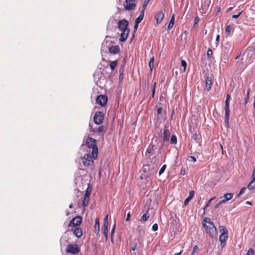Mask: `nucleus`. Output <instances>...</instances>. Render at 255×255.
Returning a JSON list of instances; mask_svg holds the SVG:
<instances>
[{
	"instance_id": "f257e3e1",
	"label": "nucleus",
	"mask_w": 255,
	"mask_h": 255,
	"mask_svg": "<svg viewBox=\"0 0 255 255\" xmlns=\"http://www.w3.org/2000/svg\"><path fill=\"white\" fill-rule=\"evenodd\" d=\"M128 21L125 19L120 20L118 22V28L122 32L120 38V41L121 42L125 41L128 38L129 32V29L128 28Z\"/></svg>"
},
{
	"instance_id": "f03ea898",
	"label": "nucleus",
	"mask_w": 255,
	"mask_h": 255,
	"mask_svg": "<svg viewBox=\"0 0 255 255\" xmlns=\"http://www.w3.org/2000/svg\"><path fill=\"white\" fill-rule=\"evenodd\" d=\"M202 225L205 228L206 232L210 236L211 238L213 239L217 238V228L209 219H204L202 223Z\"/></svg>"
},
{
	"instance_id": "7ed1b4c3",
	"label": "nucleus",
	"mask_w": 255,
	"mask_h": 255,
	"mask_svg": "<svg viewBox=\"0 0 255 255\" xmlns=\"http://www.w3.org/2000/svg\"><path fill=\"white\" fill-rule=\"evenodd\" d=\"M85 142L88 148L89 149V150H87V152H90V150L91 149L92 155L95 159H97L98 151L97 140L92 137H88L85 139Z\"/></svg>"
},
{
	"instance_id": "20e7f679",
	"label": "nucleus",
	"mask_w": 255,
	"mask_h": 255,
	"mask_svg": "<svg viewBox=\"0 0 255 255\" xmlns=\"http://www.w3.org/2000/svg\"><path fill=\"white\" fill-rule=\"evenodd\" d=\"M95 159L93 155L90 153L85 154L82 158V161L85 166H89L93 164L94 160Z\"/></svg>"
},
{
	"instance_id": "39448f33",
	"label": "nucleus",
	"mask_w": 255,
	"mask_h": 255,
	"mask_svg": "<svg viewBox=\"0 0 255 255\" xmlns=\"http://www.w3.org/2000/svg\"><path fill=\"white\" fill-rule=\"evenodd\" d=\"M231 99V97L229 94L227 95V98L225 101V123L227 124L229 123V120L230 117V100Z\"/></svg>"
},
{
	"instance_id": "423d86ee",
	"label": "nucleus",
	"mask_w": 255,
	"mask_h": 255,
	"mask_svg": "<svg viewBox=\"0 0 255 255\" xmlns=\"http://www.w3.org/2000/svg\"><path fill=\"white\" fill-rule=\"evenodd\" d=\"M80 251V249L76 244H68L66 249L67 253L73 254L79 253Z\"/></svg>"
},
{
	"instance_id": "0eeeda50",
	"label": "nucleus",
	"mask_w": 255,
	"mask_h": 255,
	"mask_svg": "<svg viewBox=\"0 0 255 255\" xmlns=\"http://www.w3.org/2000/svg\"><path fill=\"white\" fill-rule=\"evenodd\" d=\"M104 120V114L102 112H97L94 117V122L95 124L99 125L102 124Z\"/></svg>"
},
{
	"instance_id": "6e6552de",
	"label": "nucleus",
	"mask_w": 255,
	"mask_h": 255,
	"mask_svg": "<svg viewBox=\"0 0 255 255\" xmlns=\"http://www.w3.org/2000/svg\"><path fill=\"white\" fill-rule=\"evenodd\" d=\"M92 189L90 187V185L87 187L86 192L85 193L84 198L83 201L82 205L84 207H87L89 204V201L90 198V195Z\"/></svg>"
},
{
	"instance_id": "1a4fd4ad",
	"label": "nucleus",
	"mask_w": 255,
	"mask_h": 255,
	"mask_svg": "<svg viewBox=\"0 0 255 255\" xmlns=\"http://www.w3.org/2000/svg\"><path fill=\"white\" fill-rule=\"evenodd\" d=\"M135 1V0H126L124 3L125 9L127 10L134 9L136 6Z\"/></svg>"
},
{
	"instance_id": "9d476101",
	"label": "nucleus",
	"mask_w": 255,
	"mask_h": 255,
	"mask_svg": "<svg viewBox=\"0 0 255 255\" xmlns=\"http://www.w3.org/2000/svg\"><path fill=\"white\" fill-rule=\"evenodd\" d=\"M82 221V218L81 216H78L72 219L69 224V227H75L79 226L81 224Z\"/></svg>"
},
{
	"instance_id": "9b49d317",
	"label": "nucleus",
	"mask_w": 255,
	"mask_h": 255,
	"mask_svg": "<svg viewBox=\"0 0 255 255\" xmlns=\"http://www.w3.org/2000/svg\"><path fill=\"white\" fill-rule=\"evenodd\" d=\"M108 98L106 96L99 95L96 99V102L101 106H105L107 103Z\"/></svg>"
},
{
	"instance_id": "f8f14e48",
	"label": "nucleus",
	"mask_w": 255,
	"mask_h": 255,
	"mask_svg": "<svg viewBox=\"0 0 255 255\" xmlns=\"http://www.w3.org/2000/svg\"><path fill=\"white\" fill-rule=\"evenodd\" d=\"M228 239V233L224 232L222 233L219 237V241L221 242V246L224 248L226 245V240Z\"/></svg>"
},
{
	"instance_id": "ddd939ff",
	"label": "nucleus",
	"mask_w": 255,
	"mask_h": 255,
	"mask_svg": "<svg viewBox=\"0 0 255 255\" xmlns=\"http://www.w3.org/2000/svg\"><path fill=\"white\" fill-rule=\"evenodd\" d=\"M233 197V194L231 193H226L223 196L220 197L221 203H225L229 201Z\"/></svg>"
},
{
	"instance_id": "4468645a",
	"label": "nucleus",
	"mask_w": 255,
	"mask_h": 255,
	"mask_svg": "<svg viewBox=\"0 0 255 255\" xmlns=\"http://www.w3.org/2000/svg\"><path fill=\"white\" fill-rule=\"evenodd\" d=\"M164 14L162 11L158 12L155 17L157 24H159L164 18Z\"/></svg>"
},
{
	"instance_id": "2eb2a0df",
	"label": "nucleus",
	"mask_w": 255,
	"mask_h": 255,
	"mask_svg": "<svg viewBox=\"0 0 255 255\" xmlns=\"http://www.w3.org/2000/svg\"><path fill=\"white\" fill-rule=\"evenodd\" d=\"M109 51L110 53L116 54L119 52L120 49L118 45L112 46L109 47Z\"/></svg>"
},
{
	"instance_id": "dca6fc26",
	"label": "nucleus",
	"mask_w": 255,
	"mask_h": 255,
	"mask_svg": "<svg viewBox=\"0 0 255 255\" xmlns=\"http://www.w3.org/2000/svg\"><path fill=\"white\" fill-rule=\"evenodd\" d=\"M73 234L76 237L80 238L83 235V232L81 228L77 227L74 230Z\"/></svg>"
},
{
	"instance_id": "f3484780",
	"label": "nucleus",
	"mask_w": 255,
	"mask_h": 255,
	"mask_svg": "<svg viewBox=\"0 0 255 255\" xmlns=\"http://www.w3.org/2000/svg\"><path fill=\"white\" fill-rule=\"evenodd\" d=\"M212 85V78L209 76L207 77L206 78V86L208 91L210 90Z\"/></svg>"
},
{
	"instance_id": "a211bd4d",
	"label": "nucleus",
	"mask_w": 255,
	"mask_h": 255,
	"mask_svg": "<svg viewBox=\"0 0 255 255\" xmlns=\"http://www.w3.org/2000/svg\"><path fill=\"white\" fill-rule=\"evenodd\" d=\"M94 231L97 235L100 232V221L99 218H96L94 226Z\"/></svg>"
},
{
	"instance_id": "6ab92c4d",
	"label": "nucleus",
	"mask_w": 255,
	"mask_h": 255,
	"mask_svg": "<svg viewBox=\"0 0 255 255\" xmlns=\"http://www.w3.org/2000/svg\"><path fill=\"white\" fill-rule=\"evenodd\" d=\"M194 195V192L193 191H191L189 192V196L184 201V205L186 206L188 205L189 202L192 199Z\"/></svg>"
},
{
	"instance_id": "aec40b11",
	"label": "nucleus",
	"mask_w": 255,
	"mask_h": 255,
	"mask_svg": "<svg viewBox=\"0 0 255 255\" xmlns=\"http://www.w3.org/2000/svg\"><path fill=\"white\" fill-rule=\"evenodd\" d=\"M144 9L141 10L140 15L135 19V23L139 24L142 20L144 17Z\"/></svg>"
},
{
	"instance_id": "412c9836",
	"label": "nucleus",
	"mask_w": 255,
	"mask_h": 255,
	"mask_svg": "<svg viewBox=\"0 0 255 255\" xmlns=\"http://www.w3.org/2000/svg\"><path fill=\"white\" fill-rule=\"evenodd\" d=\"M168 133L169 130L166 128H165L163 130V140L164 141H166L169 140V134Z\"/></svg>"
},
{
	"instance_id": "4be33fe9",
	"label": "nucleus",
	"mask_w": 255,
	"mask_h": 255,
	"mask_svg": "<svg viewBox=\"0 0 255 255\" xmlns=\"http://www.w3.org/2000/svg\"><path fill=\"white\" fill-rule=\"evenodd\" d=\"M248 188L249 190H252V189H254V188H255V178H252V181H251V182L249 183V184L248 186Z\"/></svg>"
},
{
	"instance_id": "5701e85b",
	"label": "nucleus",
	"mask_w": 255,
	"mask_h": 255,
	"mask_svg": "<svg viewBox=\"0 0 255 255\" xmlns=\"http://www.w3.org/2000/svg\"><path fill=\"white\" fill-rule=\"evenodd\" d=\"M124 73V69L123 67L121 68L120 69V74H119V81L120 83H121L123 81V79L124 78L123 75Z\"/></svg>"
},
{
	"instance_id": "b1692460",
	"label": "nucleus",
	"mask_w": 255,
	"mask_h": 255,
	"mask_svg": "<svg viewBox=\"0 0 255 255\" xmlns=\"http://www.w3.org/2000/svg\"><path fill=\"white\" fill-rule=\"evenodd\" d=\"M174 23V14L172 16L168 25V29H170L173 27Z\"/></svg>"
},
{
	"instance_id": "393cba45",
	"label": "nucleus",
	"mask_w": 255,
	"mask_h": 255,
	"mask_svg": "<svg viewBox=\"0 0 255 255\" xmlns=\"http://www.w3.org/2000/svg\"><path fill=\"white\" fill-rule=\"evenodd\" d=\"M154 57H151L150 59V61L149 62V67L151 70V71H152L153 67H154Z\"/></svg>"
},
{
	"instance_id": "a878e982",
	"label": "nucleus",
	"mask_w": 255,
	"mask_h": 255,
	"mask_svg": "<svg viewBox=\"0 0 255 255\" xmlns=\"http://www.w3.org/2000/svg\"><path fill=\"white\" fill-rule=\"evenodd\" d=\"M149 216L148 215V213L147 212L144 213L141 218L140 221L142 222H145L147 220V219L149 218Z\"/></svg>"
},
{
	"instance_id": "bb28decb",
	"label": "nucleus",
	"mask_w": 255,
	"mask_h": 255,
	"mask_svg": "<svg viewBox=\"0 0 255 255\" xmlns=\"http://www.w3.org/2000/svg\"><path fill=\"white\" fill-rule=\"evenodd\" d=\"M250 92V88H249L247 90V96L244 100V104L245 106L247 104V103H248V101H249Z\"/></svg>"
},
{
	"instance_id": "cd10ccee",
	"label": "nucleus",
	"mask_w": 255,
	"mask_h": 255,
	"mask_svg": "<svg viewBox=\"0 0 255 255\" xmlns=\"http://www.w3.org/2000/svg\"><path fill=\"white\" fill-rule=\"evenodd\" d=\"M171 144H176L177 143V137L175 135H172L170 138Z\"/></svg>"
},
{
	"instance_id": "c85d7f7f",
	"label": "nucleus",
	"mask_w": 255,
	"mask_h": 255,
	"mask_svg": "<svg viewBox=\"0 0 255 255\" xmlns=\"http://www.w3.org/2000/svg\"><path fill=\"white\" fill-rule=\"evenodd\" d=\"M117 65V61H116V60L113 61L112 62H111L110 66V68H111V70H114L115 68H116Z\"/></svg>"
},
{
	"instance_id": "c756f323",
	"label": "nucleus",
	"mask_w": 255,
	"mask_h": 255,
	"mask_svg": "<svg viewBox=\"0 0 255 255\" xmlns=\"http://www.w3.org/2000/svg\"><path fill=\"white\" fill-rule=\"evenodd\" d=\"M219 230L220 232H222V233L227 232L228 233V230L226 229V228L223 226H220L219 227Z\"/></svg>"
},
{
	"instance_id": "7c9ffc66",
	"label": "nucleus",
	"mask_w": 255,
	"mask_h": 255,
	"mask_svg": "<svg viewBox=\"0 0 255 255\" xmlns=\"http://www.w3.org/2000/svg\"><path fill=\"white\" fill-rule=\"evenodd\" d=\"M166 168V165L165 164L163 165L161 168H160L159 171V175H161L165 171V169Z\"/></svg>"
},
{
	"instance_id": "2f4dec72",
	"label": "nucleus",
	"mask_w": 255,
	"mask_h": 255,
	"mask_svg": "<svg viewBox=\"0 0 255 255\" xmlns=\"http://www.w3.org/2000/svg\"><path fill=\"white\" fill-rule=\"evenodd\" d=\"M181 66L184 67L183 71H185L187 66L186 62L184 60H182L181 61Z\"/></svg>"
},
{
	"instance_id": "473e14b6",
	"label": "nucleus",
	"mask_w": 255,
	"mask_h": 255,
	"mask_svg": "<svg viewBox=\"0 0 255 255\" xmlns=\"http://www.w3.org/2000/svg\"><path fill=\"white\" fill-rule=\"evenodd\" d=\"M216 198L215 197H214L212 198H211L208 202V203H207V204L206 205V206L204 207V209L205 210L206 208H207L208 207H209L211 204V202L212 200H214Z\"/></svg>"
},
{
	"instance_id": "72a5a7b5",
	"label": "nucleus",
	"mask_w": 255,
	"mask_h": 255,
	"mask_svg": "<svg viewBox=\"0 0 255 255\" xmlns=\"http://www.w3.org/2000/svg\"><path fill=\"white\" fill-rule=\"evenodd\" d=\"M198 249L199 248L197 246H194L193 248V251L191 255H193L195 253H196L198 251Z\"/></svg>"
},
{
	"instance_id": "f704fd0d",
	"label": "nucleus",
	"mask_w": 255,
	"mask_h": 255,
	"mask_svg": "<svg viewBox=\"0 0 255 255\" xmlns=\"http://www.w3.org/2000/svg\"><path fill=\"white\" fill-rule=\"evenodd\" d=\"M104 234L106 238H108V228H103Z\"/></svg>"
},
{
	"instance_id": "c9c22d12",
	"label": "nucleus",
	"mask_w": 255,
	"mask_h": 255,
	"mask_svg": "<svg viewBox=\"0 0 255 255\" xmlns=\"http://www.w3.org/2000/svg\"><path fill=\"white\" fill-rule=\"evenodd\" d=\"M192 138L194 140H197L199 138V135L198 133H195L193 134L192 135Z\"/></svg>"
},
{
	"instance_id": "e433bc0d",
	"label": "nucleus",
	"mask_w": 255,
	"mask_h": 255,
	"mask_svg": "<svg viewBox=\"0 0 255 255\" xmlns=\"http://www.w3.org/2000/svg\"><path fill=\"white\" fill-rule=\"evenodd\" d=\"M246 190V187H243L242 188L240 191V193H239V194L238 195V197H239L240 196H241L242 194H243L244 192H245V191Z\"/></svg>"
},
{
	"instance_id": "4c0bfd02",
	"label": "nucleus",
	"mask_w": 255,
	"mask_h": 255,
	"mask_svg": "<svg viewBox=\"0 0 255 255\" xmlns=\"http://www.w3.org/2000/svg\"><path fill=\"white\" fill-rule=\"evenodd\" d=\"M152 229L153 231H156L158 230V225L156 223L153 224L152 227Z\"/></svg>"
},
{
	"instance_id": "58836bf2",
	"label": "nucleus",
	"mask_w": 255,
	"mask_h": 255,
	"mask_svg": "<svg viewBox=\"0 0 255 255\" xmlns=\"http://www.w3.org/2000/svg\"><path fill=\"white\" fill-rule=\"evenodd\" d=\"M149 1H150V0H144V3L143 4V9H144V10L146 8V6L148 4Z\"/></svg>"
},
{
	"instance_id": "ea45409f",
	"label": "nucleus",
	"mask_w": 255,
	"mask_h": 255,
	"mask_svg": "<svg viewBox=\"0 0 255 255\" xmlns=\"http://www.w3.org/2000/svg\"><path fill=\"white\" fill-rule=\"evenodd\" d=\"M104 127L103 126H100L97 129V132L99 133L102 132L104 130Z\"/></svg>"
},
{
	"instance_id": "a19ab883",
	"label": "nucleus",
	"mask_w": 255,
	"mask_h": 255,
	"mask_svg": "<svg viewBox=\"0 0 255 255\" xmlns=\"http://www.w3.org/2000/svg\"><path fill=\"white\" fill-rule=\"evenodd\" d=\"M242 12L241 11V12H239L238 14H237L233 15L232 16V17L233 18H234V19H236V18H238L240 16V15L241 14Z\"/></svg>"
},
{
	"instance_id": "79ce46f5",
	"label": "nucleus",
	"mask_w": 255,
	"mask_h": 255,
	"mask_svg": "<svg viewBox=\"0 0 255 255\" xmlns=\"http://www.w3.org/2000/svg\"><path fill=\"white\" fill-rule=\"evenodd\" d=\"M213 54L212 50L211 49H209L207 51V55L208 56H211Z\"/></svg>"
},
{
	"instance_id": "37998d69",
	"label": "nucleus",
	"mask_w": 255,
	"mask_h": 255,
	"mask_svg": "<svg viewBox=\"0 0 255 255\" xmlns=\"http://www.w3.org/2000/svg\"><path fill=\"white\" fill-rule=\"evenodd\" d=\"M115 228H116V224H115L114 225V226L113 227V229H112V231H111V238L112 239V237L114 234V232H115Z\"/></svg>"
},
{
	"instance_id": "c03bdc74",
	"label": "nucleus",
	"mask_w": 255,
	"mask_h": 255,
	"mask_svg": "<svg viewBox=\"0 0 255 255\" xmlns=\"http://www.w3.org/2000/svg\"><path fill=\"white\" fill-rule=\"evenodd\" d=\"M189 160L192 162H195L196 161V159L194 156H190L189 157Z\"/></svg>"
},
{
	"instance_id": "a18cd8bd",
	"label": "nucleus",
	"mask_w": 255,
	"mask_h": 255,
	"mask_svg": "<svg viewBox=\"0 0 255 255\" xmlns=\"http://www.w3.org/2000/svg\"><path fill=\"white\" fill-rule=\"evenodd\" d=\"M136 247H137V245L136 243L133 244L131 247L130 251H135Z\"/></svg>"
},
{
	"instance_id": "49530a36",
	"label": "nucleus",
	"mask_w": 255,
	"mask_h": 255,
	"mask_svg": "<svg viewBox=\"0 0 255 255\" xmlns=\"http://www.w3.org/2000/svg\"><path fill=\"white\" fill-rule=\"evenodd\" d=\"M138 24H139L134 22L133 32H136V30L138 28Z\"/></svg>"
},
{
	"instance_id": "de8ad7c7",
	"label": "nucleus",
	"mask_w": 255,
	"mask_h": 255,
	"mask_svg": "<svg viewBox=\"0 0 255 255\" xmlns=\"http://www.w3.org/2000/svg\"><path fill=\"white\" fill-rule=\"evenodd\" d=\"M226 32L228 33H229L231 31V27L230 25H228L226 28Z\"/></svg>"
},
{
	"instance_id": "09e8293b",
	"label": "nucleus",
	"mask_w": 255,
	"mask_h": 255,
	"mask_svg": "<svg viewBox=\"0 0 255 255\" xmlns=\"http://www.w3.org/2000/svg\"><path fill=\"white\" fill-rule=\"evenodd\" d=\"M108 225H109L108 221L104 222L103 228H108Z\"/></svg>"
},
{
	"instance_id": "8fccbe9b",
	"label": "nucleus",
	"mask_w": 255,
	"mask_h": 255,
	"mask_svg": "<svg viewBox=\"0 0 255 255\" xmlns=\"http://www.w3.org/2000/svg\"><path fill=\"white\" fill-rule=\"evenodd\" d=\"M130 212H128V213L127 214V217H126V221H129V220H130Z\"/></svg>"
},
{
	"instance_id": "3c124183",
	"label": "nucleus",
	"mask_w": 255,
	"mask_h": 255,
	"mask_svg": "<svg viewBox=\"0 0 255 255\" xmlns=\"http://www.w3.org/2000/svg\"><path fill=\"white\" fill-rule=\"evenodd\" d=\"M185 174V169L184 168H182L180 171V174L182 175H184Z\"/></svg>"
},
{
	"instance_id": "603ef678",
	"label": "nucleus",
	"mask_w": 255,
	"mask_h": 255,
	"mask_svg": "<svg viewBox=\"0 0 255 255\" xmlns=\"http://www.w3.org/2000/svg\"><path fill=\"white\" fill-rule=\"evenodd\" d=\"M250 253H252V254H254V250L253 249H250L249 251H248V253L247 254V255H250Z\"/></svg>"
},
{
	"instance_id": "864d4df0",
	"label": "nucleus",
	"mask_w": 255,
	"mask_h": 255,
	"mask_svg": "<svg viewBox=\"0 0 255 255\" xmlns=\"http://www.w3.org/2000/svg\"><path fill=\"white\" fill-rule=\"evenodd\" d=\"M222 203H221V201H220L218 204H217L215 206L214 208H215V209H217V208H218L220 207V205H221V204H222Z\"/></svg>"
},
{
	"instance_id": "5fc2aeb1",
	"label": "nucleus",
	"mask_w": 255,
	"mask_h": 255,
	"mask_svg": "<svg viewBox=\"0 0 255 255\" xmlns=\"http://www.w3.org/2000/svg\"><path fill=\"white\" fill-rule=\"evenodd\" d=\"M155 85H156V83H154V85H153V88H152V93H153V94H155Z\"/></svg>"
},
{
	"instance_id": "6e6d98bb",
	"label": "nucleus",
	"mask_w": 255,
	"mask_h": 255,
	"mask_svg": "<svg viewBox=\"0 0 255 255\" xmlns=\"http://www.w3.org/2000/svg\"><path fill=\"white\" fill-rule=\"evenodd\" d=\"M161 112H162V108H160H160H158L157 109V112L158 115H160V114H161Z\"/></svg>"
},
{
	"instance_id": "4d7b16f0",
	"label": "nucleus",
	"mask_w": 255,
	"mask_h": 255,
	"mask_svg": "<svg viewBox=\"0 0 255 255\" xmlns=\"http://www.w3.org/2000/svg\"><path fill=\"white\" fill-rule=\"evenodd\" d=\"M152 151V149L150 148H147V149H146V154L147 153H150Z\"/></svg>"
},
{
	"instance_id": "13d9d810",
	"label": "nucleus",
	"mask_w": 255,
	"mask_h": 255,
	"mask_svg": "<svg viewBox=\"0 0 255 255\" xmlns=\"http://www.w3.org/2000/svg\"><path fill=\"white\" fill-rule=\"evenodd\" d=\"M219 39H220V35H218L216 36V41H217V42H219Z\"/></svg>"
},
{
	"instance_id": "bf43d9fd",
	"label": "nucleus",
	"mask_w": 255,
	"mask_h": 255,
	"mask_svg": "<svg viewBox=\"0 0 255 255\" xmlns=\"http://www.w3.org/2000/svg\"><path fill=\"white\" fill-rule=\"evenodd\" d=\"M253 178L255 179V167L253 171Z\"/></svg>"
},
{
	"instance_id": "052dcab7",
	"label": "nucleus",
	"mask_w": 255,
	"mask_h": 255,
	"mask_svg": "<svg viewBox=\"0 0 255 255\" xmlns=\"http://www.w3.org/2000/svg\"><path fill=\"white\" fill-rule=\"evenodd\" d=\"M233 7H230L228 8L227 9V12L230 11L233 9Z\"/></svg>"
},
{
	"instance_id": "680f3d73",
	"label": "nucleus",
	"mask_w": 255,
	"mask_h": 255,
	"mask_svg": "<svg viewBox=\"0 0 255 255\" xmlns=\"http://www.w3.org/2000/svg\"><path fill=\"white\" fill-rule=\"evenodd\" d=\"M182 253V251H181L180 252L175 254L174 255H181Z\"/></svg>"
},
{
	"instance_id": "e2e57ef3",
	"label": "nucleus",
	"mask_w": 255,
	"mask_h": 255,
	"mask_svg": "<svg viewBox=\"0 0 255 255\" xmlns=\"http://www.w3.org/2000/svg\"><path fill=\"white\" fill-rule=\"evenodd\" d=\"M220 147H221V149L222 150V153L224 154V150H223V145L221 144H220Z\"/></svg>"
},
{
	"instance_id": "0e129e2a",
	"label": "nucleus",
	"mask_w": 255,
	"mask_h": 255,
	"mask_svg": "<svg viewBox=\"0 0 255 255\" xmlns=\"http://www.w3.org/2000/svg\"><path fill=\"white\" fill-rule=\"evenodd\" d=\"M108 216H106L105 218H104V222H106V221H108Z\"/></svg>"
},
{
	"instance_id": "69168bd1",
	"label": "nucleus",
	"mask_w": 255,
	"mask_h": 255,
	"mask_svg": "<svg viewBox=\"0 0 255 255\" xmlns=\"http://www.w3.org/2000/svg\"><path fill=\"white\" fill-rule=\"evenodd\" d=\"M246 204H248V205H252V203H251L250 201H247V202H246Z\"/></svg>"
},
{
	"instance_id": "338daca9",
	"label": "nucleus",
	"mask_w": 255,
	"mask_h": 255,
	"mask_svg": "<svg viewBox=\"0 0 255 255\" xmlns=\"http://www.w3.org/2000/svg\"><path fill=\"white\" fill-rule=\"evenodd\" d=\"M69 208H70V209L72 208H73V205H72V204H70V205H69Z\"/></svg>"
},
{
	"instance_id": "774afa93",
	"label": "nucleus",
	"mask_w": 255,
	"mask_h": 255,
	"mask_svg": "<svg viewBox=\"0 0 255 255\" xmlns=\"http://www.w3.org/2000/svg\"><path fill=\"white\" fill-rule=\"evenodd\" d=\"M255 255V252H254V254H252V253H250V255Z\"/></svg>"
}]
</instances>
